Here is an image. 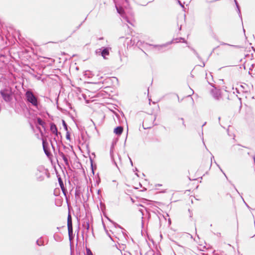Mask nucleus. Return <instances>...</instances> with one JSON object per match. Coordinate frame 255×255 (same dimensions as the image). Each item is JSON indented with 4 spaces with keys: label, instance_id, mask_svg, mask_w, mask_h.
I'll return each mask as SVG.
<instances>
[{
    "label": "nucleus",
    "instance_id": "obj_4",
    "mask_svg": "<svg viewBox=\"0 0 255 255\" xmlns=\"http://www.w3.org/2000/svg\"><path fill=\"white\" fill-rule=\"evenodd\" d=\"M156 120V116L153 117L152 115L148 116L143 122L142 126L144 129H148L153 127L156 124H154V122Z\"/></svg>",
    "mask_w": 255,
    "mask_h": 255
},
{
    "label": "nucleus",
    "instance_id": "obj_47",
    "mask_svg": "<svg viewBox=\"0 0 255 255\" xmlns=\"http://www.w3.org/2000/svg\"><path fill=\"white\" fill-rule=\"evenodd\" d=\"M40 132H41V134H43V132L41 129H40Z\"/></svg>",
    "mask_w": 255,
    "mask_h": 255
},
{
    "label": "nucleus",
    "instance_id": "obj_31",
    "mask_svg": "<svg viewBox=\"0 0 255 255\" xmlns=\"http://www.w3.org/2000/svg\"><path fill=\"white\" fill-rule=\"evenodd\" d=\"M177 2L182 7H184V2L182 3L180 0H177Z\"/></svg>",
    "mask_w": 255,
    "mask_h": 255
},
{
    "label": "nucleus",
    "instance_id": "obj_52",
    "mask_svg": "<svg viewBox=\"0 0 255 255\" xmlns=\"http://www.w3.org/2000/svg\"><path fill=\"white\" fill-rule=\"evenodd\" d=\"M151 1H148V2H147L146 4H144V5H146V4L148 3H150Z\"/></svg>",
    "mask_w": 255,
    "mask_h": 255
},
{
    "label": "nucleus",
    "instance_id": "obj_41",
    "mask_svg": "<svg viewBox=\"0 0 255 255\" xmlns=\"http://www.w3.org/2000/svg\"><path fill=\"white\" fill-rule=\"evenodd\" d=\"M138 171V170H137V168H136V167H135V168L133 169V171Z\"/></svg>",
    "mask_w": 255,
    "mask_h": 255
},
{
    "label": "nucleus",
    "instance_id": "obj_50",
    "mask_svg": "<svg viewBox=\"0 0 255 255\" xmlns=\"http://www.w3.org/2000/svg\"><path fill=\"white\" fill-rule=\"evenodd\" d=\"M202 66V67H204L205 66V63H203V66Z\"/></svg>",
    "mask_w": 255,
    "mask_h": 255
},
{
    "label": "nucleus",
    "instance_id": "obj_30",
    "mask_svg": "<svg viewBox=\"0 0 255 255\" xmlns=\"http://www.w3.org/2000/svg\"><path fill=\"white\" fill-rule=\"evenodd\" d=\"M108 220H109V221H110L111 222H112V223L115 225V227H119V228H121V226H120L119 225L117 224V223H115V222H114V221H112V220H110V219H108Z\"/></svg>",
    "mask_w": 255,
    "mask_h": 255
},
{
    "label": "nucleus",
    "instance_id": "obj_58",
    "mask_svg": "<svg viewBox=\"0 0 255 255\" xmlns=\"http://www.w3.org/2000/svg\"><path fill=\"white\" fill-rule=\"evenodd\" d=\"M139 211H140L141 213H142V210H139ZM142 214H143V213H142Z\"/></svg>",
    "mask_w": 255,
    "mask_h": 255
},
{
    "label": "nucleus",
    "instance_id": "obj_13",
    "mask_svg": "<svg viewBox=\"0 0 255 255\" xmlns=\"http://www.w3.org/2000/svg\"><path fill=\"white\" fill-rule=\"evenodd\" d=\"M82 226L86 230L87 232H88L90 228V224L89 219L85 218L82 220Z\"/></svg>",
    "mask_w": 255,
    "mask_h": 255
},
{
    "label": "nucleus",
    "instance_id": "obj_53",
    "mask_svg": "<svg viewBox=\"0 0 255 255\" xmlns=\"http://www.w3.org/2000/svg\"><path fill=\"white\" fill-rule=\"evenodd\" d=\"M100 39L101 40V39H103V37H101L100 38Z\"/></svg>",
    "mask_w": 255,
    "mask_h": 255
},
{
    "label": "nucleus",
    "instance_id": "obj_28",
    "mask_svg": "<svg viewBox=\"0 0 255 255\" xmlns=\"http://www.w3.org/2000/svg\"><path fill=\"white\" fill-rule=\"evenodd\" d=\"M75 195L76 197L80 196V192L79 190H78L77 188H76V189Z\"/></svg>",
    "mask_w": 255,
    "mask_h": 255
},
{
    "label": "nucleus",
    "instance_id": "obj_11",
    "mask_svg": "<svg viewBox=\"0 0 255 255\" xmlns=\"http://www.w3.org/2000/svg\"><path fill=\"white\" fill-rule=\"evenodd\" d=\"M172 43V41L167 42L166 44H163L161 45H151L154 48L157 49L158 50L160 51L161 52H163L165 50H163V48H165L167 45L170 44Z\"/></svg>",
    "mask_w": 255,
    "mask_h": 255
},
{
    "label": "nucleus",
    "instance_id": "obj_37",
    "mask_svg": "<svg viewBox=\"0 0 255 255\" xmlns=\"http://www.w3.org/2000/svg\"><path fill=\"white\" fill-rule=\"evenodd\" d=\"M219 167V168L220 169L221 171L223 173V174L225 175V176H226V177L227 178V177L226 176V175L225 174V173L223 171L222 169L220 167L219 165H217Z\"/></svg>",
    "mask_w": 255,
    "mask_h": 255
},
{
    "label": "nucleus",
    "instance_id": "obj_25",
    "mask_svg": "<svg viewBox=\"0 0 255 255\" xmlns=\"http://www.w3.org/2000/svg\"><path fill=\"white\" fill-rule=\"evenodd\" d=\"M62 190V192L64 194V195H65V197H66V200H67V202L68 201V199H67V197L66 196V193H67V191L66 190V189H65L64 188V186L63 187H62V189H61Z\"/></svg>",
    "mask_w": 255,
    "mask_h": 255
},
{
    "label": "nucleus",
    "instance_id": "obj_23",
    "mask_svg": "<svg viewBox=\"0 0 255 255\" xmlns=\"http://www.w3.org/2000/svg\"><path fill=\"white\" fill-rule=\"evenodd\" d=\"M175 40H176V42H179L178 40H182V42L186 43H187V41L185 39V38H183V37L177 38Z\"/></svg>",
    "mask_w": 255,
    "mask_h": 255
},
{
    "label": "nucleus",
    "instance_id": "obj_36",
    "mask_svg": "<svg viewBox=\"0 0 255 255\" xmlns=\"http://www.w3.org/2000/svg\"><path fill=\"white\" fill-rule=\"evenodd\" d=\"M82 145H86V148L88 150V151H89V144H81Z\"/></svg>",
    "mask_w": 255,
    "mask_h": 255
},
{
    "label": "nucleus",
    "instance_id": "obj_19",
    "mask_svg": "<svg viewBox=\"0 0 255 255\" xmlns=\"http://www.w3.org/2000/svg\"><path fill=\"white\" fill-rule=\"evenodd\" d=\"M67 227H73L72 226V217L70 214H69L67 218Z\"/></svg>",
    "mask_w": 255,
    "mask_h": 255
},
{
    "label": "nucleus",
    "instance_id": "obj_12",
    "mask_svg": "<svg viewBox=\"0 0 255 255\" xmlns=\"http://www.w3.org/2000/svg\"><path fill=\"white\" fill-rule=\"evenodd\" d=\"M211 93L213 97L216 100H219L221 98V92L220 90L216 89L211 90Z\"/></svg>",
    "mask_w": 255,
    "mask_h": 255
},
{
    "label": "nucleus",
    "instance_id": "obj_1",
    "mask_svg": "<svg viewBox=\"0 0 255 255\" xmlns=\"http://www.w3.org/2000/svg\"><path fill=\"white\" fill-rule=\"evenodd\" d=\"M24 97V100L27 104H31L37 109H39L40 107H41L38 97L34 95L31 90H27L25 93Z\"/></svg>",
    "mask_w": 255,
    "mask_h": 255
},
{
    "label": "nucleus",
    "instance_id": "obj_54",
    "mask_svg": "<svg viewBox=\"0 0 255 255\" xmlns=\"http://www.w3.org/2000/svg\"><path fill=\"white\" fill-rule=\"evenodd\" d=\"M220 119H221V118H220V117H219V118H218L219 121H220Z\"/></svg>",
    "mask_w": 255,
    "mask_h": 255
},
{
    "label": "nucleus",
    "instance_id": "obj_56",
    "mask_svg": "<svg viewBox=\"0 0 255 255\" xmlns=\"http://www.w3.org/2000/svg\"><path fill=\"white\" fill-rule=\"evenodd\" d=\"M120 38H121V39H122V38H124V37H120Z\"/></svg>",
    "mask_w": 255,
    "mask_h": 255
},
{
    "label": "nucleus",
    "instance_id": "obj_27",
    "mask_svg": "<svg viewBox=\"0 0 255 255\" xmlns=\"http://www.w3.org/2000/svg\"><path fill=\"white\" fill-rule=\"evenodd\" d=\"M86 19V18L85 19V20L83 22H82L78 26H77L76 27V29L73 31V33H74L77 30H78V29L80 28V27L81 26L83 23L85 21Z\"/></svg>",
    "mask_w": 255,
    "mask_h": 255
},
{
    "label": "nucleus",
    "instance_id": "obj_5",
    "mask_svg": "<svg viewBox=\"0 0 255 255\" xmlns=\"http://www.w3.org/2000/svg\"><path fill=\"white\" fill-rule=\"evenodd\" d=\"M43 149L45 154L47 157L52 161V158L53 157L52 152L56 154L55 150V147L54 144H42Z\"/></svg>",
    "mask_w": 255,
    "mask_h": 255
},
{
    "label": "nucleus",
    "instance_id": "obj_35",
    "mask_svg": "<svg viewBox=\"0 0 255 255\" xmlns=\"http://www.w3.org/2000/svg\"><path fill=\"white\" fill-rule=\"evenodd\" d=\"M179 120H180L182 121V124L185 127V125L184 122L183 118H179Z\"/></svg>",
    "mask_w": 255,
    "mask_h": 255
},
{
    "label": "nucleus",
    "instance_id": "obj_59",
    "mask_svg": "<svg viewBox=\"0 0 255 255\" xmlns=\"http://www.w3.org/2000/svg\"><path fill=\"white\" fill-rule=\"evenodd\" d=\"M243 30H244V32H245V30L244 28H243Z\"/></svg>",
    "mask_w": 255,
    "mask_h": 255
},
{
    "label": "nucleus",
    "instance_id": "obj_26",
    "mask_svg": "<svg viewBox=\"0 0 255 255\" xmlns=\"http://www.w3.org/2000/svg\"><path fill=\"white\" fill-rule=\"evenodd\" d=\"M58 182H59L60 187L61 188V189H62V187L64 186V184H63L62 179L60 177L58 178Z\"/></svg>",
    "mask_w": 255,
    "mask_h": 255
},
{
    "label": "nucleus",
    "instance_id": "obj_14",
    "mask_svg": "<svg viewBox=\"0 0 255 255\" xmlns=\"http://www.w3.org/2000/svg\"><path fill=\"white\" fill-rule=\"evenodd\" d=\"M124 128L122 126H119L116 127L114 129V132L118 136L121 135L123 133Z\"/></svg>",
    "mask_w": 255,
    "mask_h": 255
},
{
    "label": "nucleus",
    "instance_id": "obj_20",
    "mask_svg": "<svg viewBox=\"0 0 255 255\" xmlns=\"http://www.w3.org/2000/svg\"><path fill=\"white\" fill-rule=\"evenodd\" d=\"M234 1H235V4L236 5L237 8L238 9V12L239 16L241 17V19H242V15H241V10H240L239 4V3H238V2L237 0H234Z\"/></svg>",
    "mask_w": 255,
    "mask_h": 255
},
{
    "label": "nucleus",
    "instance_id": "obj_9",
    "mask_svg": "<svg viewBox=\"0 0 255 255\" xmlns=\"http://www.w3.org/2000/svg\"><path fill=\"white\" fill-rule=\"evenodd\" d=\"M68 146H66L65 144H57V147H61L62 150L65 153L68 154L70 153H74L73 146L71 144H68Z\"/></svg>",
    "mask_w": 255,
    "mask_h": 255
},
{
    "label": "nucleus",
    "instance_id": "obj_8",
    "mask_svg": "<svg viewBox=\"0 0 255 255\" xmlns=\"http://www.w3.org/2000/svg\"><path fill=\"white\" fill-rule=\"evenodd\" d=\"M110 48L108 47H102L96 50L97 54L101 55L105 59H106V56L110 54Z\"/></svg>",
    "mask_w": 255,
    "mask_h": 255
},
{
    "label": "nucleus",
    "instance_id": "obj_34",
    "mask_svg": "<svg viewBox=\"0 0 255 255\" xmlns=\"http://www.w3.org/2000/svg\"><path fill=\"white\" fill-rule=\"evenodd\" d=\"M90 161H91V167H92V170H93V160L92 159L91 157H90Z\"/></svg>",
    "mask_w": 255,
    "mask_h": 255
},
{
    "label": "nucleus",
    "instance_id": "obj_22",
    "mask_svg": "<svg viewBox=\"0 0 255 255\" xmlns=\"http://www.w3.org/2000/svg\"><path fill=\"white\" fill-rule=\"evenodd\" d=\"M221 45H229V46H232V47H236V48H239L241 47L239 45H231V44L225 43L224 42H221Z\"/></svg>",
    "mask_w": 255,
    "mask_h": 255
},
{
    "label": "nucleus",
    "instance_id": "obj_49",
    "mask_svg": "<svg viewBox=\"0 0 255 255\" xmlns=\"http://www.w3.org/2000/svg\"><path fill=\"white\" fill-rule=\"evenodd\" d=\"M92 154L94 156H95V154L94 152L92 153Z\"/></svg>",
    "mask_w": 255,
    "mask_h": 255
},
{
    "label": "nucleus",
    "instance_id": "obj_32",
    "mask_svg": "<svg viewBox=\"0 0 255 255\" xmlns=\"http://www.w3.org/2000/svg\"><path fill=\"white\" fill-rule=\"evenodd\" d=\"M192 50H193V51L194 52V53H195V54L197 56V57L198 58H200V57L198 55V54L197 53V52H196V51L193 48H191Z\"/></svg>",
    "mask_w": 255,
    "mask_h": 255
},
{
    "label": "nucleus",
    "instance_id": "obj_39",
    "mask_svg": "<svg viewBox=\"0 0 255 255\" xmlns=\"http://www.w3.org/2000/svg\"><path fill=\"white\" fill-rule=\"evenodd\" d=\"M216 48H213V50L212 51V52H211V53L210 55H211V54L213 53V52H214V50H215V49H216Z\"/></svg>",
    "mask_w": 255,
    "mask_h": 255
},
{
    "label": "nucleus",
    "instance_id": "obj_45",
    "mask_svg": "<svg viewBox=\"0 0 255 255\" xmlns=\"http://www.w3.org/2000/svg\"><path fill=\"white\" fill-rule=\"evenodd\" d=\"M36 243H37V244L38 246H41V245H40V244L38 243V240L37 241Z\"/></svg>",
    "mask_w": 255,
    "mask_h": 255
},
{
    "label": "nucleus",
    "instance_id": "obj_3",
    "mask_svg": "<svg viewBox=\"0 0 255 255\" xmlns=\"http://www.w3.org/2000/svg\"><path fill=\"white\" fill-rule=\"evenodd\" d=\"M13 94L14 92L11 88H4L0 91V95L6 103L12 101Z\"/></svg>",
    "mask_w": 255,
    "mask_h": 255
},
{
    "label": "nucleus",
    "instance_id": "obj_57",
    "mask_svg": "<svg viewBox=\"0 0 255 255\" xmlns=\"http://www.w3.org/2000/svg\"><path fill=\"white\" fill-rule=\"evenodd\" d=\"M116 116H117V117L118 118H119V116H118V115H116Z\"/></svg>",
    "mask_w": 255,
    "mask_h": 255
},
{
    "label": "nucleus",
    "instance_id": "obj_29",
    "mask_svg": "<svg viewBox=\"0 0 255 255\" xmlns=\"http://www.w3.org/2000/svg\"><path fill=\"white\" fill-rule=\"evenodd\" d=\"M66 137L67 139L70 140V133L69 131H66Z\"/></svg>",
    "mask_w": 255,
    "mask_h": 255
},
{
    "label": "nucleus",
    "instance_id": "obj_2",
    "mask_svg": "<svg viewBox=\"0 0 255 255\" xmlns=\"http://www.w3.org/2000/svg\"><path fill=\"white\" fill-rule=\"evenodd\" d=\"M115 4L117 12L123 17V19L125 20L127 22L130 23L129 20L126 15L124 7H126L127 5H128V0H113Z\"/></svg>",
    "mask_w": 255,
    "mask_h": 255
},
{
    "label": "nucleus",
    "instance_id": "obj_38",
    "mask_svg": "<svg viewBox=\"0 0 255 255\" xmlns=\"http://www.w3.org/2000/svg\"><path fill=\"white\" fill-rule=\"evenodd\" d=\"M128 158L129 159L130 163L131 165L132 166L133 165V163H132V161L131 158L129 156H128Z\"/></svg>",
    "mask_w": 255,
    "mask_h": 255
},
{
    "label": "nucleus",
    "instance_id": "obj_10",
    "mask_svg": "<svg viewBox=\"0 0 255 255\" xmlns=\"http://www.w3.org/2000/svg\"><path fill=\"white\" fill-rule=\"evenodd\" d=\"M58 152L59 156L61 157L63 160L64 161V163L65 165L68 167H69V160L68 157H69V155L67 154H65L61 149V147H59V149H58Z\"/></svg>",
    "mask_w": 255,
    "mask_h": 255
},
{
    "label": "nucleus",
    "instance_id": "obj_42",
    "mask_svg": "<svg viewBox=\"0 0 255 255\" xmlns=\"http://www.w3.org/2000/svg\"><path fill=\"white\" fill-rule=\"evenodd\" d=\"M42 144H44V143H48L47 142H45V141L44 140H42Z\"/></svg>",
    "mask_w": 255,
    "mask_h": 255
},
{
    "label": "nucleus",
    "instance_id": "obj_46",
    "mask_svg": "<svg viewBox=\"0 0 255 255\" xmlns=\"http://www.w3.org/2000/svg\"><path fill=\"white\" fill-rule=\"evenodd\" d=\"M206 124V122H205L204 124L202 126V127H203V126H204Z\"/></svg>",
    "mask_w": 255,
    "mask_h": 255
},
{
    "label": "nucleus",
    "instance_id": "obj_40",
    "mask_svg": "<svg viewBox=\"0 0 255 255\" xmlns=\"http://www.w3.org/2000/svg\"><path fill=\"white\" fill-rule=\"evenodd\" d=\"M133 41H135V40L131 39V43H130V44L133 43Z\"/></svg>",
    "mask_w": 255,
    "mask_h": 255
},
{
    "label": "nucleus",
    "instance_id": "obj_6",
    "mask_svg": "<svg viewBox=\"0 0 255 255\" xmlns=\"http://www.w3.org/2000/svg\"><path fill=\"white\" fill-rule=\"evenodd\" d=\"M50 131L54 134V139L56 143H58V141H59V139L61 138V133L58 132V128L54 123H50Z\"/></svg>",
    "mask_w": 255,
    "mask_h": 255
},
{
    "label": "nucleus",
    "instance_id": "obj_16",
    "mask_svg": "<svg viewBox=\"0 0 255 255\" xmlns=\"http://www.w3.org/2000/svg\"><path fill=\"white\" fill-rule=\"evenodd\" d=\"M131 38H130L129 37H126L125 38L124 44L125 46L127 45L128 48V47H131L133 46L135 43V41H133V43L130 44V43H131Z\"/></svg>",
    "mask_w": 255,
    "mask_h": 255
},
{
    "label": "nucleus",
    "instance_id": "obj_43",
    "mask_svg": "<svg viewBox=\"0 0 255 255\" xmlns=\"http://www.w3.org/2000/svg\"><path fill=\"white\" fill-rule=\"evenodd\" d=\"M182 28V25H180V27H179V30H181Z\"/></svg>",
    "mask_w": 255,
    "mask_h": 255
},
{
    "label": "nucleus",
    "instance_id": "obj_15",
    "mask_svg": "<svg viewBox=\"0 0 255 255\" xmlns=\"http://www.w3.org/2000/svg\"><path fill=\"white\" fill-rule=\"evenodd\" d=\"M37 123L38 124V125L41 126L42 127V128L44 129V132L45 133H46L47 129H46V128L45 122L43 120H42L41 119H40L39 118L37 119Z\"/></svg>",
    "mask_w": 255,
    "mask_h": 255
},
{
    "label": "nucleus",
    "instance_id": "obj_17",
    "mask_svg": "<svg viewBox=\"0 0 255 255\" xmlns=\"http://www.w3.org/2000/svg\"><path fill=\"white\" fill-rule=\"evenodd\" d=\"M114 145L115 144H112L111 147H110V156L112 160L114 162L115 164L117 166L116 162L114 160Z\"/></svg>",
    "mask_w": 255,
    "mask_h": 255
},
{
    "label": "nucleus",
    "instance_id": "obj_44",
    "mask_svg": "<svg viewBox=\"0 0 255 255\" xmlns=\"http://www.w3.org/2000/svg\"><path fill=\"white\" fill-rule=\"evenodd\" d=\"M234 187L235 189H236V191H237L238 193H239V191H238V190L236 188V187H235V186L234 185Z\"/></svg>",
    "mask_w": 255,
    "mask_h": 255
},
{
    "label": "nucleus",
    "instance_id": "obj_51",
    "mask_svg": "<svg viewBox=\"0 0 255 255\" xmlns=\"http://www.w3.org/2000/svg\"><path fill=\"white\" fill-rule=\"evenodd\" d=\"M117 141H115V142L113 141L112 143V144H114V143H116Z\"/></svg>",
    "mask_w": 255,
    "mask_h": 255
},
{
    "label": "nucleus",
    "instance_id": "obj_24",
    "mask_svg": "<svg viewBox=\"0 0 255 255\" xmlns=\"http://www.w3.org/2000/svg\"><path fill=\"white\" fill-rule=\"evenodd\" d=\"M86 255H93V254L90 248H86Z\"/></svg>",
    "mask_w": 255,
    "mask_h": 255
},
{
    "label": "nucleus",
    "instance_id": "obj_55",
    "mask_svg": "<svg viewBox=\"0 0 255 255\" xmlns=\"http://www.w3.org/2000/svg\"><path fill=\"white\" fill-rule=\"evenodd\" d=\"M176 96H177V97H178V100L179 101V97H178V95H177Z\"/></svg>",
    "mask_w": 255,
    "mask_h": 255
},
{
    "label": "nucleus",
    "instance_id": "obj_21",
    "mask_svg": "<svg viewBox=\"0 0 255 255\" xmlns=\"http://www.w3.org/2000/svg\"><path fill=\"white\" fill-rule=\"evenodd\" d=\"M62 124L63 127L65 130H66V131H69L68 130L69 127H68V125L67 124V123H66V122L64 120H62Z\"/></svg>",
    "mask_w": 255,
    "mask_h": 255
},
{
    "label": "nucleus",
    "instance_id": "obj_7",
    "mask_svg": "<svg viewBox=\"0 0 255 255\" xmlns=\"http://www.w3.org/2000/svg\"><path fill=\"white\" fill-rule=\"evenodd\" d=\"M47 171L43 166H39L37 168V172L36 175L37 178L39 181H42L44 179L45 175L46 174Z\"/></svg>",
    "mask_w": 255,
    "mask_h": 255
},
{
    "label": "nucleus",
    "instance_id": "obj_33",
    "mask_svg": "<svg viewBox=\"0 0 255 255\" xmlns=\"http://www.w3.org/2000/svg\"><path fill=\"white\" fill-rule=\"evenodd\" d=\"M81 136H82V139H83V140H84V139H83V134H82V133L81 134ZM85 142H86V141H84V140L82 141V140H79V144H81V143H85Z\"/></svg>",
    "mask_w": 255,
    "mask_h": 255
},
{
    "label": "nucleus",
    "instance_id": "obj_48",
    "mask_svg": "<svg viewBox=\"0 0 255 255\" xmlns=\"http://www.w3.org/2000/svg\"><path fill=\"white\" fill-rule=\"evenodd\" d=\"M87 72H90V71H88L86 72V73H85V75H86L87 74Z\"/></svg>",
    "mask_w": 255,
    "mask_h": 255
},
{
    "label": "nucleus",
    "instance_id": "obj_18",
    "mask_svg": "<svg viewBox=\"0 0 255 255\" xmlns=\"http://www.w3.org/2000/svg\"><path fill=\"white\" fill-rule=\"evenodd\" d=\"M68 235L70 241H71L73 238V227H68Z\"/></svg>",
    "mask_w": 255,
    "mask_h": 255
}]
</instances>
